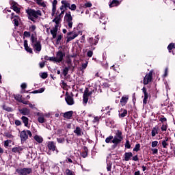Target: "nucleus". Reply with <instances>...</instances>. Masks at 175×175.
I'll return each instance as SVG.
<instances>
[{
    "label": "nucleus",
    "instance_id": "8",
    "mask_svg": "<svg viewBox=\"0 0 175 175\" xmlns=\"http://www.w3.org/2000/svg\"><path fill=\"white\" fill-rule=\"evenodd\" d=\"M61 21V18L59 16H57L53 20V23H55V27L51 30V33H57L58 31V24Z\"/></svg>",
    "mask_w": 175,
    "mask_h": 175
},
{
    "label": "nucleus",
    "instance_id": "26",
    "mask_svg": "<svg viewBox=\"0 0 175 175\" xmlns=\"http://www.w3.org/2000/svg\"><path fill=\"white\" fill-rule=\"evenodd\" d=\"M62 4L63 5L65 9H66L67 8H69L70 6V3H69L68 1L65 0L62 1Z\"/></svg>",
    "mask_w": 175,
    "mask_h": 175
},
{
    "label": "nucleus",
    "instance_id": "9",
    "mask_svg": "<svg viewBox=\"0 0 175 175\" xmlns=\"http://www.w3.org/2000/svg\"><path fill=\"white\" fill-rule=\"evenodd\" d=\"M151 80H152V72H150L145 76L144 79V84L147 85V84H148Z\"/></svg>",
    "mask_w": 175,
    "mask_h": 175
},
{
    "label": "nucleus",
    "instance_id": "55",
    "mask_svg": "<svg viewBox=\"0 0 175 175\" xmlns=\"http://www.w3.org/2000/svg\"><path fill=\"white\" fill-rule=\"evenodd\" d=\"M167 129V126L165 124H163L161 126V130L163 131H166Z\"/></svg>",
    "mask_w": 175,
    "mask_h": 175
},
{
    "label": "nucleus",
    "instance_id": "33",
    "mask_svg": "<svg viewBox=\"0 0 175 175\" xmlns=\"http://www.w3.org/2000/svg\"><path fill=\"white\" fill-rule=\"evenodd\" d=\"M66 174L67 175H75V172L71 171L70 170H66Z\"/></svg>",
    "mask_w": 175,
    "mask_h": 175
},
{
    "label": "nucleus",
    "instance_id": "12",
    "mask_svg": "<svg viewBox=\"0 0 175 175\" xmlns=\"http://www.w3.org/2000/svg\"><path fill=\"white\" fill-rule=\"evenodd\" d=\"M11 20H13L14 25L16 27H18V24L20 23V18L18 17V16L14 15V13H12L11 16Z\"/></svg>",
    "mask_w": 175,
    "mask_h": 175
},
{
    "label": "nucleus",
    "instance_id": "16",
    "mask_svg": "<svg viewBox=\"0 0 175 175\" xmlns=\"http://www.w3.org/2000/svg\"><path fill=\"white\" fill-rule=\"evenodd\" d=\"M66 101L67 104L69 105L70 106H72V105L75 104V100H73V97L70 96H67L66 97Z\"/></svg>",
    "mask_w": 175,
    "mask_h": 175
},
{
    "label": "nucleus",
    "instance_id": "22",
    "mask_svg": "<svg viewBox=\"0 0 175 175\" xmlns=\"http://www.w3.org/2000/svg\"><path fill=\"white\" fill-rule=\"evenodd\" d=\"M34 2L37 3L39 6H42L44 8L46 6V3H44V1L43 0H34Z\"/></svg>",
    "mask_w": 175,
    "mask_h": 175
},
{
    "label": "nucleus",
    "instance_id": "2",
    "mask_svg": "<svg viewBox=\"0 0 175 175\" xmlns=\"http://www.w3.org/2000/svg\"><path fill=\"white\" fill-rule=\"evenodd\" d=\"M96 92V89H94L93 90L90 91L88 90V88H85L83 94V105L85 106L87 103H88V99L92 94H95Z\"/></svg>",
    "mask_w": 175,
    "mask_h": 175
},
{
    "label": "nucleus",
    "instance_id": "30",
    "mask_svg": "<svg viewBox=\"0 0 175 175\" xmlns=\"http://www.w3.org/2000/svg\"><path fill=\"white\" fill-rule=\"evenodd\" d=\"M173 49H175V44L171 43L168 45L167 49L169 50V53H170V50H173Z\"/></svg>",
    "mask_w": 175,
    "mask_h": 175
},
{
    "label": "nucleus",
    "instance_id": "6",
    "mask_svg": "<svg viewBox=\"0 0 175 175\" xmlns=\"http://www.w3.org/2000/svg\"><path fill=\"white\" fill-rule=\"evenodd\" d=\"M64 18L68 29H70L72 27H73V18L72 17L70 12L66 14Z\"/></svg>",
    "mask_w": 175,
    "mask_h": 175
},
{
    "label": "nucleus",
    "instance_id": "15",
    "mask_svg": "<svg viewBox=\"0 0 175 175\" xmlns=\"http://www.w3.org/2000/svg\"><path fill=\"white\" fill-rule=\"evenodd\" d=\"M68 35H70V37H68V40H73V39H75V38H77L79 36V33H76L75 31H70L68 33Z\"/></svg>",
    "mask_w": 175,
    "mask_h": 175
},
{
    "label": "nucleus",
    "instance_id": "13",
    "mask_svg": "<svg viewBox=\"0 0 175 175\" xmlns=\"http://www.w3.org/2000/svg\"><path fill=\"white\" fill-rule=\"evenodd\" d=\"M38 121L40 122V124H43L46 122V119L44 118V114L42 113H38Z\"/></svg>",
    "mask_w": 175,
    "mask_h": 175
},
{
    "label": "nucleus",
    "instance_id": "10",
    "mask_svg": "<svg viewBox=\"0 0 175 175\" xmlns=\"http://www.w3.org/2000/svg\"><path fill=\"white\" fill-rule=\"evenodd\" d=\"M10 4L12 7L14 12H16V13H20V8H18V4H17V3L16 1L11 0L10 1Z\"/></svg>",
    "mask_w": 175,
    "mask_h": 175
},
{
    "label": "nucleus",
    "instance_id": "48",
    "mask_svg": "<svg viewBox=\"0 0 175 175\" xmlns=\"http://www.w3.org/2000/svg\"><path fill=\"white\" fill-rule=\"evenodd\" d=\"M12 141L10 140H6L4 142V146L5 147H9V143H11Z\"/></svg>",
    "mask_w": 175,
    "mask_h": 175
},
{
    "label": "nucleus",
    "instance_id": "4",
    "mask_svg": "<svg viewBox=\"0 0 175 175\" xmlns=\"http://www.w3.org/2000/svg\"><path fill=\"white\" fill-rule=\"evenodd\" d=\"M122 139V132H121L120 130H117L116 132V135L112 140V143H113V144H118L119 143H121Z\"/></svg>",
    "mask_w": 175,
    "mask_h": 175
},
{
    "label": "nucleus",
    "instance_id": "3",
    "mask_svg": "<svg viewBox=\"0 0 175 175\" xmlns=\"http://www.w3.org/2000/svg\"><path fill=\"white\" fill-rule=\"evenodd\" d=\"M27 13L29 16V20L35 23V19L38 18L39 16H42V12L40 10L36 11L35 10H28Z\"/></svg>",
    "mask_w": 175,
    "mask_h": 175
},
{
    "label": "nucleus",
    "instance_id": "52",
    "mask_svg": "<svg viewBox=\"0 0 175 175\" xmlns=\"http://www.w3.org/2000/svg\"><path fill=\"white\" fill-rule=\"evenodd\" d=\"M125 147L126 148H131V144H129V141H126L125 144Z\"/></svg>",
    "mask_w": 175,
    "mask_h": 175
},
{
    "label": "nucleus",
    "instance_id": "5",
    "mask_svg": "<svg viewBox=\"0 0 175 175\" xmlns=\"http://www.w3.org/2000/svg\"><path fill=\"white\" fill-rule=\"evenodd\" d=\"M28 136H29V137L32 136V133H31L29 130H24L20 133L21 142H25L28 139Z\"/></svg>",
    "mask_w": 175,
    "mask_h": 175
},
{
    "label": "nucleus",
    "instance_id": "17",
    "mask_svg": "<svg viewBox=\"0 0 175 175\" xmlns=\"http://www.w3.org/2000/svg\"><path fill=\"white\" fill-rule=\"evenodd\" d=\"M48 148L49 150H51L52 151H56V154H58V150H55V144H54V142H49Z\"/></svg>",
    "mask_w": 175,
    "mask_h": 175
},
{
    "label": "nucleus",
    "instance_id": "40",
    "mask_svg": "<svg viewBox=\"0 0 175 175\" xmlns=\"http://www.w3.org/2000/svg\"><path fill=\"white\" fill-rule=\"evenodd\" d=\"M161 144H162L163 148H166V147H167V146H168V144H167V142H166V141H161Z\"/></svg>",
    "mask_w": 175,
    "mask_h": 175
},
{
    "label": "nucleus",
    "instance_id": "36",
    "mask_svg": "<svg viewBox=\"0 0 175 175\" xmlns=\"http://www.w3.org/2000/svg\"><path fill=\"white\" fill-rule=\"evenodd\" d=\"M29 31H31V32H33L36 29V26L31 25L29 27Z\"/></svg>",
    "mask_w": 175,
    "mask_h": 175
},
{
    "label": "nucleus",
    "instance_id": "58",
    "mask_svg": "<svg viewBox=\"0 0 175 175\" xmlns=\"http://www.w3.org/2000/svg\"><path fill=\"white\" fill-rule=\"evenodd\" d=\"M151 151H152L153 154H158V149L157 148H152Z\"/></svg>",
    "mask_w": 175,
    "mask_h": 175
},
{
    "label": "nucleus",
    "instance_id": "37",
    "mask_svg": "<svg viewBox=\"0 0 175 175\" xmlns=\"http://www.w3.org/2000/svg\"><path fill=\"white\" fill-rule=\"evenodd\" d=\"M91 6H92V3H91V2H86L84 4V8H91Z\"/></svg>",
    "mask_w": 175,
    "mask_h": 175
},
{
    "label": "nucleus",
    "instance_id": "56",
    "mask_svg": "<svg viewBox=\"0 0 175 175\" xmlns=\"http://www.w3.org/2000/svg\"><path fill=\"white\" fill-rule=\"evenodd\" d=\"M44 88H41L38 90V94H42V92H44Z\"/></svg>",
    "mask_w": 175,
    "mask_h": 175
},
{
    "label": "nucleus",
    "instance_id": "25",
    "mask_svg": "<svg viewBox=\"0 0 175 175\" xmlns=\"http://www.w3.org/2000/svg\"><path fill=\"white\" fill-rule=\"evenodd\" d=\"M21 120L23 122V124H25V126H28V122H29V119L28 118L25 117V116H23L21 118Z\"/></svg>",
    "mask_w": 175,
    "mask_h": 175
},
{
    "label": "nucleus",
    "instance_id": "29",
    "mask_svg": "<svg viewBox=\"0 0 175 175\" xmlns=\"http://www.w3.org/2000/svg\"><path fill=\"white\" fill-rule=\"evenodd\" d=\"M74 132L77 135V136H81V129H80V128L77 127Z\"/></svg>",
    "mask_w": 175,
    "mask_h": 175
},
{
    "label": "nucleus",
    "instance_id": "28",
    "mask_svg": "<svg viewBox=\"0 0 175 175\" xmlns=\"http://www.w3.org/2000/svg\"><path fill=\"white\" fill-rule=\"evenodd\" d=\"M156 135H158V128L154 127L152 130V137H155Z\"/></svg>",
    "mask_w": 175,
    "mask_h": 175
},
{
    "label": "nucleus",
    "instance_id": "1",
    "mask_svg": "<svg viewBox=\"0 0 175 175\" xmlns=\"http://www.w3.org/2000/svg\"><path fill=\"white\" fill-rule=\"evenodd\" d=\"M31 46L35 51H41L42 50V44H40V41L38 40V38L34 35H31Z\"/></svg>",
    "mask_w": 175,
    "mask_h": 175
},
{
    "label": "nucleus",
    "instance_id": "54",
    "mask_svg": "<svg viewBox=\"0 0 175 175\" xmlns=\"http://www.w3.org/2000/svg\"><path fill=\"white\" fill-rule=\"evenodd\" d=\"M93 54H94V53H92V51H89L87 53L88 57H92V55H93Z\"/></svg>",
    "mask_w": 175,
    "mask_h": 175
},
{
    "label": "nucleus",
    "instance_id": "46",
    "mask_svg": "<svg viewBox=\"0 0 175 175\" xmlns=\"http://www.w3.org/2000/svg\"><path fill=\"white\" fill-rule=\"evenodd\" d=\"M76 5L75 4H72L71 5H70L68 9H70V10H76Z\"/></svg>",
    "mask_w": 175,
    "mask_h": 175
},
{
    "label": "nucleus",
    "instance_id": "53",
    "mask_svg": "<svg viewBox=\"0 0 175 175\" xmlns=\"http://www.w3.org/2000/svg\"><path fill=\"white\" fill-rule=\"evenodd\" d=\"M88 155V154L87 153V152H83L81 153V157H83V158H87Z\"/></svg>",
    "mask_w": 175,
    "mask_h": 175
},
{
    "label": "nucleus",
    "instance_id": "47",
    "mask_svg": "<svg viewBox=\"0 0 175 175\" xmlns=\"http://www.w3.org/2000/svg\"><path fill=\"white\" fill-rule=\"evenodd\" d=\"M15 99L18 100V102H21V95H16L15 96Z\"/></svg>",
    "mask_w": 175,
    "mask_h": 175
},
{
    "label": "nucleus",
    "instance_id": "61",
    "mask_svg": "<svg viewBox=\"0 0 175 175\" xmlns=\"http://www.w3.org/2000/svg\"><path fill=\"white\" fill-rule=\"evenodd\" d=\"M159 121H161V122H165L166 121V118H161L159 119Z\"/></svg>",
    "mask_w": 175,
    "mask_h": 175
},
{
    "label": "nucleus",
    "instance_id": "32",
    "mask_svg": "<svg viewBox=\"0 0 175 175\" xmlns=\"http://www.w3.org/2000/svg\"><path fill=\"white\" fill-rule=\"evenodd\" d=\"M68 72H69V68H68V67L64 68V69L63 70L64 76H66V75H68Z\"/></svg>",
    "mask_w": 175,
    "mask_h": 175
},
{
    "label": "nucleus",
    "instance_id": "41",
    "mask_svg": "<svg viewBox=\"0 0 175 175\" xmlns=\"http://www.w3.org/2000/svg\"><path fill=\"white\" fill-rule=\"evenodd\" d=\"M61 39H62V36L61 35L57 36V39L56 41L57 44H59V42H61Z\"/></svg>",
    "mask_w": 175,
    "mask_h": 175
},
{
    "label": "nucleus",
    "instance_id": "64",
    "mask_svg": "<svg viewBox=\"0 0 175 175\" xmlns=\"http://www.w3.org/2000/svg\"><path fill=\"white\" fill-rule=\"evenodd\" d=\"M57 142L58 143H62L63 142H64V139L62 138H57Z\"/></svg>",
    "mask_w": 175,
    "mask_h": 175
},
{
    "label": "nucleus",
    "instance_id": "59",
    "mask_svg": "<svg viewBox=\"0 0 175 175\" xmlns=\"http://www.w3.org/2000/svg\"><path fill=\"white\" fill-rule=\"evenodd\" d=\"M39 65H40V68H44V65H46V64L44 63V62H40V64H39Z\"/></svg>",
    "mask_w": 175,
    "mask_h": 175
},
{
    "label": "nucleus",
    "instance_id": "51",
    "mask_svg": "<svg viewBox=\"0 0 175 175\" xmlns=\"http://www.w3.org/2000/svg\"><path fill=\"white\" fill-rule=\"evenodd\" d=\"M158 146V141H154L152 142V147H157Z\"/></svg>",
    "mask_w": 175,
    "mask_h": 175
},
{
    "label": "nucleus",
    "instance_id": "57",
    "mask_svg": "<svg viewBox=\"0 0 175 175\" xmlns=\"http://www.w3.org/2000/svg\"><path fill=\"white\" fill-rule=\"evenodd\" d=\"M88 65V62L82 64V69H86Z\"/></svg>",
    "mask_w": 175,
    "mask_h": 175
},
{
    "label": "nucleus",
    "instance_id": "38",
    "mask_svg": "<svg viewBox=\"0 0 175 175\" xmlns=\"http://www.w3.org/2000/svg\"><path fill=\"white\" fill-rule=\"evenodd\" d=\"M167 75H169V68H165L163 77H167Z\"/></svg>",
    "mask_w": 175,
    "mask_h": 175
},
{
    "label": "nucleus",
    "instance_id": "43",
    "mask_svg": "<svg viewBox=\"0 0 175 175\" xmlns=\"http://www.w3.org/2000/svg\"><path fill=\"white\" fill-rule=\"evenodd\" d=\"M6 137H8V139H13V137H14V136H13L12 134L7 133L5 134Z\"/></svg>",
    "mask_w": 175,
    "mask_h": 175
},
{
    "label": "nucleus",
    "instance_id": "42",
    "mask_svg": "<svg viewBox=\"0 0 175 175\" xmlns=\"http://www.w3.org/2000/svg\"><path fill=\"white\" fill-rule=\"evenodd\" d=\"M25 49L27 53H30V54H31L32 49H31L29 46H25Z\"/></svg>",
    "mask_w": 175,
    "mask_h": 175
},
{
    "label": "nucleus",
    "instance_id": "44",
    "mask_svg": "<svg viewBox=\"0 0 175 175\" xmlns=\"http://www.w3.org/2000/svg\"><path fill=\"white\" fill-rule=\"evenodd\" d=\"M47 76H48V75H47L46 72H42V73L41 74V77H42V79H47Z\"/></svg>",
    "mask_w": 175,
    "mask_h": 175
},
{
    "label": "nucleus",
    "instance_id": "63",
    "mask_svg": "<svg viewBox=\"0 0 175 175\" xmlns=\"http://www.w3.org/2000/svg\"><path fill=\"white\" fill-rule=\"evenodd\" d=\"M24 35L25 36H31V33L28 31H25Z\"/></svg>",
    "mask_w": 175,
    "mask_h": 175
},
{
    "label": "nucleus",
    "instance_id": "49",
    "mask_svg": "<svg viewBox=\"0 0 175 175\" xmlns=\"http://www.w3.org/2000/svg\"><path fill=\"white\" fill-rule=\"evenodd\" d=\"M107 169L108 172H110V170H111V163H109L107 164Z\"/></svg>",
    "mask_w": 175,
    "mask_h": 175
},
{
    "label": "nucleus",
    "instance_id": "50",
    "mask_svg": "<svg viewBox=\"0 0 175 175\" xmlns=\"http://www.w3.org/2000/svg\"><path fill=\"white\" fill-rule=\"evenodd\" d=\"M3 109L5 110L6 111H12V108L6 106H3Z\"/></svg>",
    "mask_w": 175,
    "mask_h": 175
},
{
    "label": "nucleus",
    "instance_id": "14",
    "mask_svg": "<svg viewBox=\"0 0 175 175\" xmlns=\"http://www.w3.org/2000/svg\"><path fill=\"white\" fill-rule=\"evenodd\" d=\"M142 92H144V94L143 104L144 105H147V100L148 99V93L147 92V89H146V88H143Z\"/></svg>",
    "mask_w": 175,
    "mask_h": 175
},
{
    "label": "nucleus",
    "instance_id": "19",
    "mask_svg": "<svg viewBox=\"0 0 175 175\" xmlns=\"http://www.w3.org/2000/svg\"><path fill=\"white\" fill-rule=\"evenodd\" d=\"M132 157H133V154H132V152H126L124 154V161H129V159H131V158H132Z\"/></svg>",
    "mask_w": 175,
    "mask_h": 175
},
{
    "label": "nucleus",
    "instance_id": "24",
    "mask_svg": "<svg viewBox=\"0 0 175 175\" xmlns=\"http://www.w3.org/2000/svg\"><path fill=\"white\" fill-rule=\"evenodd\" d=\"M128 99H129V97L128 96H125L122 97L121 100H120V103L124 105L126 103V102H128Z\"/></svg>",
    "mask_w": 175,
    "mask_h": 175
},
{
    "label": "nucleus",
    "instance_id": "11",
    "mask_svg": "<svg viewBox=\"0 0 175 175\" xmlns=\"http://www.w3.org/2000/svg\"><path fill=\"white\" fill-rule=\"evenodd\" d=\"M64 57H65V54L62 53V51H59V52L57 53L56 54V62H62V59H64Z\"/></svg>",
    "mask_w": 175,
    "mask_h": 175
},
{
    "label": "nucleus",
    "instance_id": "23",
    "mask_svg": "<svg viewBox=\"0 0 175 175\" xmlns=\"http://www.w3.org/2000/svg\"><path fill=\"white\" fill-rule=\"evenodd\" d=\"M73 116V111H70L64 113V118H70Z\"/></svg>",
    "mask_w": 175,
    "mask_h": 175
},
{
    "label": "nucleus",
    "instance_id": "7",
    "mask_svg": "<svg viewBox=\"0 0 175 175\" xmlns=\"http://www.w3.org/2000/svg\"><path fill=\"white\" fill-rule=\"evenodd\" d=\"M32 173L31 168H20L16 170V174L18 175H28Z\"/></svg>",
    "mask_w": 175,
    "mask_h": 175
},
{
    "label": "nucleus",
    "instance_id": "62",
    "mask_svg": "<svg viewBox=\"0 0 175 175\" xmlns=\"http://www.w3.org/2000/svg\"><path fill=\"white\" fill-rule=\"evenodd\" d=\"M21 88L25 89L27 88V83H24L21 84Z\"/></svg>",
    "mask_w": 175,
    "mask_h": 175
},
{
    "label": "nucleus",
    "instance_id": "60",
    "mask_svg": "<svg viewBox=\"0 0 175 175\" xmlns=\"http://www.w3.org/2000/svg\"><path fill=\"white\" fill-rule=\"evenodd\" d=\"M15 124L17 126H20V125H21V122L20 120H16Z\"/></svg>",
    "mask_w": 175,
    "mask_h": 175
},
{
    "label": "nucleus",
    "instance_id": "39",
    "mask_svg": "<svg viewBox=\"0 0 175 175\" xmlns=\"http://www.w3.org/2000/svg\"><path fill=\"white\" fill-rule=\"evenodd\" d=\"M56 10H57V5H53L52 16H54V14H55V11Z\"/></svg>",
    "mask_w": 175,
    "mask_h": 175
},
{
    "label": "nucleus",
    "instance_id": "21",
    "mask_svg": "<svg viewBox=\"0 0 175 175\" xmlns=\"http://www.w3.org/2000/svg\"><path fill=\"white\" fill-rule=\"evenodd\" d=\"M127 114H128V111H126V109H121L119 111L120 117H122V118L126 117Z\"/></svg>",
    "mask_w": 175,
    "mask_h": 175
},
{
    "label": "nucleus",
    "instance_id": "34",
    "mask_svg": "<svg viewBox=\"0 0 175 175\" xmlns=\"http://www.w3.org/2000/svg\"><path fill=\"white\" fill-rule=\"evenodd\" d=\"M140 150V144H136L135 148H133V151H139Z\"/></svg>",
    "mask_w": 175,
    "mask_h": 175
},
{
    "label": "nucleus",
    "instance_id": "18",
    "mask_svg": "<svg viewBox=\"0 0 175 175\" xmlns=\"http://www.w3.org/2000/svg\"><path fill=\"white\" fill-rule=\"evenodd\" d=\"M19 111L21 114H23V116H29L31 113V111L28 108H23L20 109Z\"/></svg>",
    "mask_w": 175,
    "mask_h": 175
},
{
    "label": "nucleus",
    "instance_id": "45",
    "mask_svg": "<svg viewBox=\"0 0 175 175\" xmlns=\"http://www.w3.org/2000/svg\"><path fill=\"white\" fill-rule=\"evenodd\" d=\"M46 59H49V61H53V62H57V59L55 57H49V59L46 58Z\"/></svg>",
    "mask_w": 175,
    "mask_h": 175
},
{
    "label": "nucleus",
    "instance_id": "27",
    "mask_svg": "<svg viewBox=\"0 0 175 175\" xmlns=\"http://www.w3.org/2000/svg\"><path fill=\"white\" fill-rule=\"evenodd\" d=\"M34 139L36 140V142H37L38 143H42V142H43V138H42V137L38 136V135H36L34 137Z\"/></svg>",
    "mask_w": 175,
    "mask_h": 175
},
{
    "label": "nucleus",
    "instance_id": "31",
    "mask_svg": "<svg viewBox=\"0 0 175 175\" xmlns=\"http://www.w3.org/2000/svg\"><path fill=\"white\" fill-rule=\"evenodd\" d=\"M12 152H20V151H21V148L20 147H16V148H13L12 149Z\"/></svg>",
    "mask_w": 175,
    "mask_h": 175
},
{
    "label": "nucleus",
    "instance_id": "20",
    "mask_svg": "<svg viewBox=\"0 0 175 175\" xmlns=\"http://www.w3.org/2000/svg\"><path fill=\"white\" fill-rule=\"evenodd\" d=\"M120 1L118 0H113L112 2L109 4V8H114L116 6H118L120 5Z\"/></svg>",
    "mask_w": 175,
    "mask_h": 175
},
{
    "label": "nucleus",
    "instance_id": "35",
    "mask_svg": "<svg viewBox=\"0 0 175 175\" xmlns=\"http://www.w3.org/2000/svg\"><path fill=\"white\" fill-rule=\"evenodd\" d=\"M113 137L110 135L109 137L106 138L105 142L107 143H110L111 140H113Z\"/></svg>",
    "mask_w": 175,
    "mask_h": 175
}]
</instances>
